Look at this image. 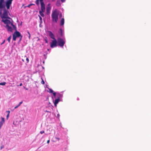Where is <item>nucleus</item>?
Returning a JSON list of instances; mask_svg holds the SVG:
<instances>
[{"instance_id":"obj_24","label":"nucleus","mask_w":151,"mask_h":151,"mask_svg":"<svg viewBox=\"0 0 151 151\" xmlns=\"http://www.w3.org/2000/svg\"><path fill=\"white\" fill-rule=\"evenodd\" d=\"M4 145H2L1 147H0V149L1 150L2 148H4Z\"/></svg>"},{"instance_id":"obj_40","label":"nucleus","mask_w":151,"mask_h":151,"mask_svg":"<svg viewBox=\"0 0 151 151\" xmlns=\"http://www.w3.org/2000/svg\"><path fill=\"white\" fill-rule=\"evenodd\" d=\"M22 83H20V85H19V86H22Z\"/></svg>"},{"instance_id":"obj_20","label":"nucleus","mask_w":151,"mask_h":151,"mask_svg":"<svg viewBox=\"0 0 151 151\" xmlns=\"http://www.w3.org/2000/svg\"><path fill=\"white\" fill-rule=\"evenodd\" d=\"M49 92L50 93H53V91L51 89H49Z\"/></svg>"},{"instance_id":"obj_26","label":"nucleus","mask_w":151,"mask_h":151,"mask_svg":"<svg viewBox=\"0 0 151 151\" xmlns=\"http://www.w3.org/2000/svg\"><path fill=\"white\" fill-rule=\"evenodd\" d=\"M40 133L41 134H42V133H44V131H41L40 132Z\"/></svg>"},{"instance_id":"obj_11","label":"nucleus","mask_w":151,"mask_h":151,"mask_svg":"<svg viewBox=\"0 0 151 151\" xmlns=\"http://www.w3.org/2000/svg\"><path fill=\"white\" fill-rule=\"evenodd\" d=\"M1 121L0 122V125L2 126L3 124L4 123L5 120L4 118L2 117H1Z\"/></svg>"},{"instance_id":"obj_46","label":"nucleus","mask_w":151,"mask_h":151,"mask_svg":"<svg viewBox=\"0 0 151 151\" xmlns=\"http://www.w3.org/2000/svg\"><path fill=\"white\" fill-rule=\"evenodd\" d=\"M40 26H41V25L40 24Z\"/></svg>"},{"instance_id":"obj_4","label":"nucleus","mask_w":151,"mask_h":151,"mask_svg":"<svg viewBox=\"0 0 151 151\" xmlns=\"http://www.w3.org/2000/svg\"><path fill=\"white\" fill-rule=\"evenodd\" d=\"M57 41L55 39L52 40V42L50 43V47L51 48H53L57 47Z\"/></svg>"},{"instance_id":"obj_45","label":"nucleus","mask_w":151,"mask_h":151,"mask_svg":"<svg viewBox=\"0 0 151 151\" xmlns=\"http://www.w3.org/2000/svg\"><path fill=\"white\" fill-rule=\"evenodd\" d=\"M26 89L27 90L28 89L27 88H26Z\"/></svg>"},{"instance_id":"obj_39","label":"nucleus","mask_w":151,"mask_h":151,"mask_svg":"<svg viewBox=\"0 0 151 151\" xmlns=\"http://www.w3.org/2000/svg\"><path fill=\"white\" fill-rule=\"evenodd\" d=\"M5 42V40H4V41H3V42L2 43H1V45H2V44H3Z\"/></svg>"},{"instance_id":"obj_1","label":"nucleus","mask_w":151,"mask_h":151,"mask_svg":"<svg viewBox=\"0 0 151 151\" xmlns=\"http://www.w3.org/2000/svg\"><path fill=\"white\" fill-rule=\"evenodd\" d=\"M2 19L1 21L6 25L5 28L8 32H12L13 30H17L16 26L13 24V21L8 15L7 11L5 9L2 15L1 16Z\"/></svg>"},{"instance_id":"obj_34","label":"nucleus","mask_w":151,"mask_h":151,"mask_svg":"<svg viewBox=\"0 0 151 151\" xmlns=\"http://www.w3.org/2000/svg\"><path fill=\"white\" fill-rule=\"evenodd\" d=\"M49 142H50V140H47V144L49 143Z\"/></svg>"},{"instance_id":"obj_44","label":"nucleus","mask_w":151,"mask_h":151,"mask_svg":"<svg viewBox=\"0 0 151 151\" xmlns=\"http://www.w3.org/2000/svg\"><path fill=\"white\" fill-rule=\"evenodd\" d=\"M42 22H42L40 21V23H41V24Z\"/></svg>"},{"instance_id":"obj_30","label":"nucleus","mask_w":151,"mask_h":151,"mask_svg":"<svg viewBox=\"0 0 151 151\" xmlns=\"http://www.w3.org/2000/svg\"><path fill=\"white\" fill-rule=\"evenodd\" d=\"M19 106H18V105L17 106H16L15 107H14V109H16Z\"/></svg>"},{"instance_id":"obj_7","label":"nucleus","mask_w":151,"mask_h":151,"mask_svg":"<svg viewBox=\"0 0 151 151\" xmlns=\"http://www.w3.org/2000/svg\"><path fill=\"white\" fill-rule=\"evenodd\" d=\"M41 9L42 12H45V5L44 3H41Z\"/></svg>"},{"instance_id":"obj_6","label":"nucleus","mask_w":151,"mask_h":151,"mask_svg":"<svg viewBox=\"0 0 151 151\" xmlns=\"http://www.w3.org/2000/svg\"><path fill=\"white\" fill-rule=\"evenodd\" d=\"M15 30L16 31V32L14 33L13 35L17 37H20V36L21 35L20 33L19 32L17 31V30Z\"/></svg>"},{"instance_id":"obj_16","label":"nucleus","mask_w":151,"mask_h":151,"mask_svg":"<svg viewBox=\"0 0 151 151\" xmlns=\"http://www.w3.org/2000/svg\"><path fill=\"white\" fill-rule=\"evenodd\" d=\"M35 3L38 6L39 4V0H36L35 1Z\"/></svg>"},{"instance_id":"obj_47","label":"nucleus","mask_w":151,"mask_h":151,"mask_svg":"<svg viewBox=\"0 0 151 151\" xmlns=\"http://www.w3.org/2000/svg\"><path fill=\"white\" fill-rule=\"evenodd\" d=\"M40 26H41V25L40 24Z\"/></svg>"},{"instance_id":"obj_28","label":"nucleus","mask_w":151,"mask_h":151,"mask_svg":"<svg viewBox=\"0 0 151 151\" xmlns=\"http://www.w3.org/2000/svg\"><path fill=\"white\" fill-rule=\"evenodd\" d=\"M26 60L27 61V63H28L29 62V59L27 58H26Z\"/></svg>"},{"instance_id":"obj_42","label":"nucleus","mask_w":151,"mask_h":151,"mask_svg":"<svg viewBox=\"0 0 151 151\" xmlns=\"http://www.w3.org/2000/svg\"><path fill=\"white\" fill-rule=\"evenodd\" d=\"M60 17H61V16H62L61 14H60Z\"/></svg>"},{"instance_id":"obj_32","label":"nucleus","mask_w":151,"mask_h":151,"mask_svg":"<svg viewBox=\"0 0 151 151\" xmlns=\"http://www.w3.org/2000/svg\"><path fill=\"white\" fill-rule=\"evenodd\" d=\"M9 114H8L6 116V118L7 119H8L9 117Z\"/></svg>"},{"instance_id":"obj_37","label":"nucleus","mask_w":151,"mask_h":151,"mask_svg":"<svg viewBox=\"0 0 151 151\" xmlns=\"http://www.w3.org/2000/svg\"><path fill=\"white\" fill-rule=\"evenodd\" d=\"M56 138L58 139V140H59L60 139L56 137Z\"/></svg>"},{"instance_id":"obj_21","label":"nucleus","mask_w":151,"mask_h":151,"mask_svg":"<svg viewBox=\"0 0 151 151\" xmlns=\"http://www.w3.org/2000/svg\"><path fill=\"white\" fill-rule=\"evenodd\" d=\"M32 5H35V4H30L29 5H28L27 6L29 7H30V6H32Z\"/></svg>"},{"instance_id":"obj_31","label":"nucleus","mask_w":151,"mask_h":151,"mask_svg":"<svg viewBox=\"0 0 151 151\" xmlns=\"http://www.w3.org/2000/svg\"><path fill=\"white\" fill-rule=\"evenodd\" d=\"M20 41H21L22 39V35H21V36H20Z\"/></svg>"},{"instance_id":"obj_5","label":"nucleus","mask_w":151,"mask_h":151,"mask_svg":"<svg viewBox=\"0 0 151 151\" xmlns=\"http://www.w3.org/2000/svg\"><path fill=\"white\" fill-rule=\"evenodd\" d=\"M13 0H7L6 2V6L7 9H9L10 6L11 5L12 1Z\"/></svg>"},{"instance_id":"obj_35","label":"nucleus","mask_w":151,"mask_h":151,"mask_svg":"<svg viewBox=\"0 0 151 151\" xmlns=\"http://www.w3.org/2000/svg\"><path fill=\"white\" fill-rule=\"evenodd\" d=\"M43 0H40V3H43V2H42V1H43Z\"/></svg>"},{"instance_id":"obj_13","label":"nucleus","mask_w":151,"mask_h":151,"mask_svg":"<svg viewBox=\"0 0 151 151\" xmlns=\"http://www.w3.org/2000/svg\"><path fill=\"white\" fill-rule=\"evenodd\" d=\"M56 5L58 6L60 5V0H58L56 2Z\"/></svg>"},{"instance_id":"obj_17","label":"nucleus","mask_w":151,"mask_h":151,"mask_svg":"<svg viewBox=\"0 0 151 151\" xmlns=\"http://www.w3.org/2000/svg\"><path fill=\"white\" fill-rule=\"evenodd\" d=\"M11 38V36H10L7 39V40L9 42H10V40Z\"/></svg>"},{"instance_id":"obj_15","label":"nucleus","mask_w":151,"mask_h":151,"mask_svg":"<svg viewBox=\"0 0 151 151\" xmlns=\"http://www.w3.org/2000/svg\"><path fill=\"white\" fill-rule=\"evenodd\" d=\"M17 37L15 36L14 35H13V40L14 41H15L16 40V39Z\"/></svg>"},{"instance_id":"obj_9","label":"nucleus","mask_w":151,"mask_h":151,"mask_svg":"<svg viewBox=\"0 0 151 151\" xmlns=\"http://www.w3.org/2000/svg\"><path fill=\"white\" fill-rule=\"evenodd\" d=\"M60 101V99L59 98H58L57 99H55L54 103V105L55 106H57V104Z\"/></svg>"},{"instance_id":"obj_29","label":"nucleus","mask_w":151,"mask_h":151,"mask_svg":"<svg viewBox=\"0 0 151 151\" xmlns=\"http://www.w3.org/2000/svg\"><path fill=\"white\" fill-rule=\"evenodd\" d=\"M45 42L46 43H48L47 40L46 39H45Z\"/></svg>"},{"instance_id":"obj_12","label":"nucleus","mask_w":151,"mask_h":151,"mask_svg":"<svg viewBox=\"0 0 151 151\" xmlns=\"http://www.w3.org/2000/svg\"><path fill=\"white\" fill-rule=\"evenodd\" d=\"M42 12V11H39V13L40 15L42 16V17H44V14L43 13V12Z\"/></svg>"},{"instance_id":"obj_25","label":"nucleus","mask_w":151,"mask_h":151,"mask_svg":"<svg viewBox=\"0 0 151 151\" xmlns=\"http://www.w3.org/2000/svg\"><path fill=\"white\" fill-rule=\"evenodd\" d=\"M22 103V101L20 102L19 104L18 105V106H19Z\"/></svg>"},{"instance_id":"obj_27","label":"nucleus","mask_w":151,"mask_h":151,"mask_svg":"<svg viewBox=\"0 0 151 151\" xmlns=\"http://www.w3.org/2000/svg\"><path fill=\"white\" fill-rule=\"evenodd\" d=\"M40 19V21L42 22V18L40 16H39Z\"/></svg>"},{"instance_id":"obj_43","label":"nucleus","mask_w":151,"mask_h":151,"mask_svg":"<svg viewBox=\"0 0 151 151\" xmlns=\"http://www.w3.org/2000/svg\"><path fill=\"white\" fill-rule=\"evenodd\" d=\"M55 0H52V1H55Z\"/></svg>"},{"instance_id":"obj_36","label":"nucleus","mask_w":151,"mask_h":151,"mask_svg":"<svg viewBox=\"0 0 151 151\" xmlns=\"http://www.w3.org/2000/svg\"><path fill=\"white\" fill-rule=\"evenodd\" d=\"M45 111L46 112H47L50 113V111H47V110Z\"/></svg>"},{"instance_id":"obj_10","label":"nucleus","mask_w":151,"mask_h":151,"mask_svg":"<svg viewBox=\"0 0 151 151\" xmlns=\"http://www.w3.org/2000/svg\"><path fill=\"white\" fill-rule=\"evenodd\" d=\"M50 7L48 6L46 7V12L47 14H48L50 13Z\"/></svg>"},{"instance_id":"obj_18","label":"nucleus","mask_w":151,"mask_h":151,"mask_svg":"<svg viewBox=\"0 0 151 151\" xmlns=\"http://www.w3.org/2000/svg\"><path fill=\"white\" fill-rule=\"evenodd\" d=\"M6 84V83L5 82H3L2 83H0V85L4 86Z\"/></svg>"},{"instance_id":"obj_14","label":"nucleus","mask_w":151,"mask_h":151,"mask_svg":"<svg viewBox=\"0 0 151 151\" xmlns=\"http://www.w3.org/2000/svg\"><path fill=\"white\" fill-rule=\"evenodd\" d=\"M64 24V19L62 18L60 21V25H63Z\"/></svg>"},{"instance_id":"obj_41","label":"nucleus","mask_w":151,"mask_h":151,"mask_svg":"<svg viewBox=\"0 0 151 151\" xmlns=\"http://www.w3.org/2000/svg\"><path fill=\"white\" fill-rule=\"evenodd\" d=\"M1 127H2V126H1L0 125V129H1Z\"/></svg>"},{"instance_id":"obj_3","label":"nucleus","mask_w":151,"mask_h":151,"mask_svg":"<svg viewBox=\"0 0 151 151\" xmlns=\"http://www.w3.org/2000/svg\"><path fill=\"white\" fill-rule=\"evenodd\" d=\"M57 42L58 45L60 47H63L65 43L63 39L60 38H58Z\"/></svg>"},{"instance_id":"obj_38","label":"nucleus","mask_w":151,"mask_h":151,"mask_svg":"<svg viewBox=\"0 0 151 151\" xmlns=\"http://www.w3.org/2000/svg\"><path fill=\"white\" fill-rule=\"evenodd\" d=\"M7 112H8V114H9L10 112V111H7Z\"/></svg>"},{"instance_id":"obj_23","label":"nucleus","mask_w":151,"mask_h":151,"mask_svg":"<svg viewBox=\"0 0 151 151\" xmlns=\"http://www.w3.org/2000/svg\"><path fill=\"white\" fill-rule=\"evenodd\" d=\"M27 33H28V34H29V39H30V33H29V32H28H28H27Z\"/></svg>"},{"instance_id":"obj_2","label":"nucleus","mask_w":151,"mask_h":151,"mask_svg":"<svg viewBox=\"0 0 151 151\" xmlns=\"http://www.w3.org/2000/svg\"><path fill=\"white\" fill-rule=\"evenodd\" d=\"M59 14L58 12L56 10H55L52 14V20L53 22H55L57 23L58 20V16Z\"/></svg>"},{"instance_id":"obj_19","label":"nucleus","mask_w":151,"mask_h":151,"mask_svg":"<svg viewBox=\"0 0 151 151\" xmlns=\"http://www.w3.org/2000/svg\"><path fill=\"white\" fill-rule=\"evenodd\" d=\"M41 79L42 80V81L41 82V83L43 84H45V82L44 81V80H43V79H42V78H41Z\"/></svg>"},{"instance_id":"obj_22","label":"nucleus","mask_w":151,"mask_h":151,"mask_svg":"<svg viewBox=\"0 0 151 151\" xmlns=\"http://www.w3.org/2000/svg\"><path fill=\"white\" fill-rule=\"evenodd\" d=\"M53 95L54 96L55 98L56 97V93L55 92H53Z\"/></svg>"},{"instance_id":"obj_8","label":"nucleus","mask_w":151,"mask_h":151,"mask_svg":"<svg viewBox=\"0 0 151 151\" xmlns=\"http://www.w3.org/2000/svg\"><path fill=\"white\" fill-rule=\"evenodd\" d=\"M49 35L51 38L53 39V40H55V38L54 35V34L51 32H49Z\"/></svg>"},{"instance_id":"obj_33","label":"nucleus","mask_w":151,"mask_h":151,"mask_svg":"<svg viewBox=\"0 0 151 151\" xmlns=\"http://www.w3.org/2000/svg\"><path fill=\"white\" fill-rule=\"evenodd\" d=\"M61 1L62 2H63L65 1V0H61Z\"/></svg>"}]
</instances>
